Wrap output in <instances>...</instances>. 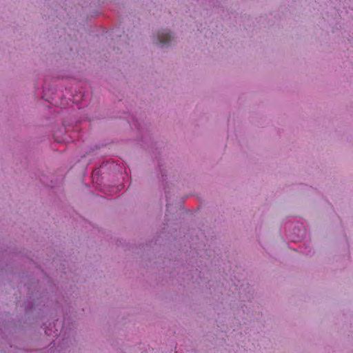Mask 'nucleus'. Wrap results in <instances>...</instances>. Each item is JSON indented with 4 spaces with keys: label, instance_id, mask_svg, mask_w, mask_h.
<instances>
[{
    "label": "nucleus",
    "instance_id": "1",
    "mask_svg": "<svg viewBox=\"0 0 353 353\" xmlns=\"http://www.w3.org/2000/svg\"><path fill=\"white\" fill-rule=\"evenodd\" d=\"M172 39V32L168 29H163L159 30L154 37L153 43L159 47L164 48L168 46Z\"/></svg>",
    "mask_w": 353,
    "mask_h": 353
}]
</instances>
